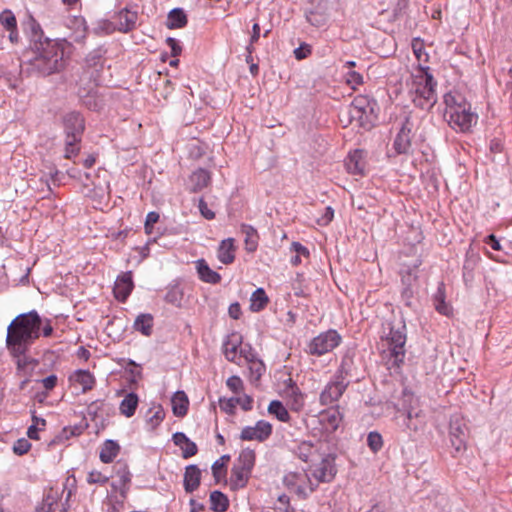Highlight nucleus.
<instances>
[{
  "label": "nucleus",
  "mask_w": 512,
  "mask_h": 512,
  "mask_svg": "<svg viewBox=\"0 0 512 512\" xmlns=\"http://www.w3.org/2000/svg\"><path fill=\"white\" fill-rule=\"evenodd\" d=\"M52 320L36 310L17 315L7 327L6 348L13 358L24 356L40 337L53 335Z\"/></svg>",
  "instance_id": "f257e3e1"
},
{
  "label": "nucleus",
  "mask_w": 512,
  "mask_h": 512,
  "mask_svg": "<svg viewBox=\"0 0 512 512\" xmlns=\"http://www.w3.org/2000/svg\"><path fill=\"white\" fill-rule=\"evenodd\" d=\"M65 41L46 40L37 47L32 65L43 75H50L60 71L65 66V49L69 48Z\"/></svg>",
  "instance_id": "f03ea898"
},
{
  "label": "nucleus",
  "mask_w": 512,
  "mask_h": 512,
  "mask_svg": "<svg viewBox=\"0 0 512 512\" xmlns=\"http://www.w3.org/2000/svg\"><path fill=\"white\" fill-rule=\"evenodd\" d=\"M436 87L437 81L430 72V68L419 65L418 74L413 76L414 106L421 110L432 109L437 102Z\"/></svg>",
  "instance_id": "7ed1b4c3"
},
{
  "label": "nucleus",
  "mask_w": 512,
  "mask_h": 512,
  "mask_svg": "<svg viewBox=\"0 0 512 512\" xmlns=\"http://www.w3.org/2000/svg\"><path fill=\"white\" fill-rule=\"evenodd\" d=\"M380 107L373 97L356 96L347 108L348 124L356 122L365 131L373 129L378 122Z\"/></svg>",
  "instance_id": "20e7f679"
},
{
  "label": "nucleus",
  "mask_w": 512,
  "mask_h": 512,
  "mask_svg": "<svg viewBox=\"0 0 512 512\" xmlns=\"http://www.w3.org/2000/svg\"><path fill=\"white\" fill-rule=\"evenodd\" d=\"M383 333L382 340H386L390 352V359L393 366L400 367L404 363L406 354L405 344L407 341V327L403 319L398 322L387 320L382 325Z\"/></svg>",
  "instance_id": "39448f33"
},
{
  "label": "nucleus",
  "mask_w": 512,
  "mask_h": 512,
  "mask_svg": "<svg viewBox=\"0 0 512 512\" xmlns=\"http://www.w3.org/2000/svg\"><path fill=\"white\" fill-rule=\"evenodd\" d=\"M421 263V260H416L412 265H403L399 272L401 276L400 297L403 304L408 308L414 307L413 300L419 288L417 269Z\"/></svg>",
  "instance_id": "423d86ee"
},
{
  "label": "nucleus",
  "mask_w": 512,
  "mask_h": 512,
  "mask_svg": "<svg viewBox=\"0 0 512 512\" xmlns=\"http://www.w3.org/2000/svg\"><path fill=\"white\" fill-rule=\"evenodd\" d=\"M469 429L460 415H453L449 422V439L453 451L452 457L457 458L467 450Z\"/></svg>",
  "instance_id": "0eeeda50"
},
{
  "label": "nucleus",
  "mask_w": 512,
  "mask_h": 512,
  "mask_svg": "<svg viewBox=\"0 0 512 512\" xmlns=\"http://www.w3.org/2000/svg\"><path fill=\"white\" fill-rule=\"evenodd\" d=\"M87 182L83 186L86 190V196L96 200L99 204L107 201L110 198V182L105 170L95 173L94 178L91 179V174H86Z\"/></svg>",
  "instance_id": "6e6552de"
},
{
  "label": "nucleus",
  "mask_w": 512,
  "mask_h": 512,
  "mask_svg": "<svg viewBox=\"0 0 512 512\" xmlns=\"http://www.w3.org/2000/svg\"><path fill=\"white\" fill-rule=\"evenodd\" d=\"M243 337L239 332H232L223 341L222 350L225 358L232 363L241 365V360L251 353V348L242 346Z\"/></svg>",
  "instance_id": "1a4fd4ad"
},
{
  "label": "nucleus",
  "mask_w": 512,
  "mask_h": 512,
  "mask_svg": "<svg viewBox=\"0 0 512 512\" xmlns=\"http://www.w3.org/2000/svg\"><path fill=\"white\" fill-rule=\"evenodd\" d=\"M412 130L413 122L406 116L393 140L392 149L394 155H409L412 152Z\"/></svg>",
  "instance_id": "9d476101"
},
{
  "label": "nucleus",
  "mask_w": 512,
  "mask_h": 512,
  "mask_svg": "<svg viewBox=\"0 0 512 512\" xmlns=\"http://www.w3.org/2000/svg\"><path fill=\"white\" fill-rule=\"evenodd\" d=\"M368 151L357 148L350 151L345 159V167L349 174L365 176L367 173Z\"/></svg>",
  "instance_id": "9b49d317"
},
{
  "label": "nucleus",
  "mask_w": 512,
  "mask_h": 512,
  "mask_svg": "<svg viewBox=\"0 0 512 512\" xmlns=\"http://www.w3.org/2000/svg\"><path fill=\"white\" fill-rule=\"evenodd\" d=\"M272 425L265 421L259 420L254 426H246L241 430L240 439L243 441L264 442L272 434Z\"/></svg>",
  "instance_id": "f8f14e48"
},
{
  "label": "nucleus",
  "mask_w": 512,
  "mask_h": 512,
  "mask_svg": "<svg viewBox=\"0 0 512 512\" xmlns=\"http://www.w3.org/2000/svg\"><path fill=\"white\" fill-rule=\"evenodd\" d=\"M477 119L476 113L472 112L471 109H466L463 113L454 112V115H450L445 120L454 131L468 133L471 131L472 126L477 123Z\"/></svg>",
  "instance_id": "ddd939ff"
},
{
  "label": "nucleus",
  "mask_w": 512,
  "mask_h": 512,
  "mask_svg": "<svg viewBox=\"0 0 512 512\" xmlns=\"http://www.w3.org/2000/svg\"><path fill=\"white\" fill-rule=\"evenodd\" d=\"M443 103L446 108L443 114L444 119L454 115V112L463 113L466 109H471V104L458 91H449L443 96Z\"/></svg>",
  "instance_id": "4468645a"
},
{
  "label": "nucleus",
  "mask_w": 512,
  "mask_h": 512,
  "mask_svg": "<svg viewBox=\"0 0 512 512\" xmlns=\"http://www.w3.org/2000/svg\"><path fill=\"white\" fill-rule=\"evenodd\" d=\"M70 386L79 387L83 394L91 391L96 385L95 376L88 370L78 369L68 377Z\"/></svg>",
  "instance_id": "2eb2a0df"
},
{
  "label": "nucleus",
  "mask_w": 512,
  "mask_h": 512,
  "mask_svg": "<svg viewBox=\"0 0 512 512\" xmlns=\"http://www.w3.org/2000/svg\"><path fill=\"white\" fill-rule=\"evenodd\" d=\"M342 418L338 405L322 409V434L335 432L342 422Z\"/></svg>",
  "instance_id": "dca6fc26"
},
{
  "label": "nucleus",
  "mask_w": 512,
  "mask_h": 512,
  "mask_svg": "<svg viewBox=\"0 0 512 512\" xmlns=\"http://www.w3.org/2000/svg\"><path fill=\"white\" fill-rule=\"evenodd\" d=\"M134 287L131 272H124L119 275L115 281L113 293L120 302H125L131 294Z\"/></svg>",
  "instance_id": "f3484780"
},
{
  "label": "nucleus",
  "mask_w": 512,
  "mask_h": 512,
  "mask_svg": "<svg viewBox=\"0 0 512 512\" xmlns=\"http://www.w3.org/2000/svg\"><path fill=\"white\" fill-rule=\"evenodd\" d=\"M138 20V14L127 8L119 11L114 16L116 29L120 32L127 33L135 29Z\"/></svg>",
  "instance_id": "a211bd4d"
},
{
  "label": "nucleus",
  "mask_w": 512,
  "mask_h": 512,
  "mask_svg": "<svg viewBox=\"0 0 512 512\" xmlns=\"http://www.w3.org/2000/svg\"><path fill=\"white\" fill-rule=\"evenodd\" d=\"M349 382L344 383V380L337 379L336 375L334 376V380L330 381L325 389L322 390V405L326 403V401H337L344 391L346 390Z\"/></svg>",
  "instance_id": "6ab92c4d"
},
{
  "label": "nucleus",
  "mask_w": 512,
  "mask_h": 512,
  "mask_svg": "<svg viewBox=\"0 0 512 512\" xmlns=\"http://www.w3.org/2000/svg\"><path fill=\"white\" fill-rule=\"evenodd\" d=\"M432 301L435 310L444 316L451 317L453 315V308L450 303L446 302V286L444 282L438 284L437 290L432 296Z\"/></svg>",
  "instance_id": "aec40b11"
},
{
  "label": "nucleus",
  "mask_w": 512,
  "mask_h": 512,
  "mask_svg": "<svg viewBox=\"0 0 512 512\" xmlns=\"http://www.w3.org/2000/svg\"><path fill=\"white\" fill-rule=\"evenodd\" d=\"M251 473V471L234 464L231 469L230 478L227 481V484L233 491L243 489L244 487H246L251 476Z\"/></svg>",
  "instance_id": "412c9836"
},
{
  "label": "nucleus",
  "mask_w": 512,
  "mask_h": 512,
  "mask_svg": "<svg viewBox=\"0 0 512 512\" xmlns=\"http://www.w3.org/2000/svg\"><path fill=\"white\" fill-rule=\"evenodd\" d=\"M114 472L117 478V481L114 485L120 489L121 495L125 496L129 490L132 477L129 471V467L126 463L117 462L114 466Z\"/></svg>",
  "instance_id": "4be33fe9"
},
{
  "label": "nucleus",
  "mask_w": 512,
  "mask_h": 512,
  "mask_svg": "<svg viewBox=\"0 0 512 512\" xmlns=\"http://www.w3.org/2000/svg\"><path fill=\"white\" fill-rule=\"evenodd\" d=\"M66 136L81 138L84 131V120L79 113L72 112L64 118Z\"/></svg>",
  "instance_id": "5701e85b"
},
{
  "label": "nucleus",
  "mask_w": 512,
  "mask_h": 512,
  "mask_svg": "<svg viewBox=\"0 0 512 512\" xmlns=\"http://www.w3.org/2000/svg\"><path fill=\"white\" fill-rule=\"evenodd\" d=\"M236 253L235 240L233 238H227L221 241L217 249L218 260L229 265L234 262Z\"/></svg>",
  "instance_id": "b1692460"
},
{
  "label": "nucleus",
  "mask_w": 512,
  "mask_h": 512,
  "mask_svg": "<svg viewBox=\"0 0 512 512\" xmlns=\"http://www.w3.org/2000/svg\"><path fill=\"white\" fill-rule=\"evenodd\" d=\"M199 278L209 284H218L221 281V275L212 270L204 259L195 262Z\"/></svg>",
  "instance_id": "393cba45"
},
{
  "label": "nucleus",
  "mask_w": 512,
  "mask_h": 512,
  "mask_svg": "<svg viewBox=\"0 0 512 512\" xmlns=\"http://www.w3.org/2000/svg\"><path fill=\"white\" fill-rule=\"evenodd\" d=\"M201 480V471L196 465H189L185 469L184 473V489L187 493L195 491Z\"/></svg>",
  "instance_id": "a878e982"
},
{
  "label": "nucleus",
  "mask_w": 512,
  "mask_h": 512,
  "mask_svg": "<svg viewBox=\"0 0 512 512\" xmlns=\"http://www.w3.org/2000/svg\"><path fill=\"white\" fill-rule=\"evenodd\" d=\"M173 441L181 449L182 456L185 459L194 456L198 451L196 444L182 432L175 433Z\"/></svg>",
  "instance_id": "bb28decb"
},
{
  "label": "nucleus",
  "mask_w": 512,
  "mask_h": 512,
  "mask_svg": "<svg viewBox=\"0 0 512 512\" xmlns=\"http://www.w3.org/2000/svg\"><path fill=\"white\" fill-rule=\"evenodd\" d=\"M210 180L211 176L207 170L200 168L194 171L189 177L190 191L198 192L204 189L209 185Z\"/></svg>",
  "instance_id": "cd10ccee"
},
{
  "label": "nucleus",
  "mask_w": 512,
  "mask_h": 512,
  "mask_svg": "<svg viewBox=\"0 0 512 512\" xmlns=\"http://www.w3.org/2000/svg\"><path fill=\"white\" fill-rule=\"evenodd\" d=\"M241 233L244 235L245 250L249 253H253L258 248L259 234L257 230L248 224L241 225Z\"/></svg>",
  "instance_id": "c85d7f7f"
},
{
  "label": "nucleus",
  "mask_w": 512,
  "mask_h": 512,
  "mask_svg": "<svg viewBox=\"0 0 512 512\" xmlns=\"http://www.w3.org/2000/svg\"><path fill=\"white\" fill-rule=\"evenodd\" d=\"M139 405V397L134 392L127 393L119 405L120 414L130 418L132 417Z\"/></svg>",
  "instance_id": "c756f323"
},
{
  "label": "nucleus",
  "mask_w": 512,
  "mask_h": 512,
  "mask_svg": "<svg viewBox=\"0 0 512 512\" xmlns=\"http://www.w3.org/2000/svg\"><path fill=\"white\" fill-rule=\"evenodd\" d=\"M342 343V336L335 329L322 332V355L333 351Z\"/></svg>",
  "instance_id": "7c9ffc66"
},
{
  "label": "nucleus",
  "mask_w": 512,
  "mask_h": 512,
  "mask_svg": "<svg viewBox=\"0 0 512 512\" xmlns=\"http://www.w3.org/2000/svg\"><path fill=\"white\" fill-rule=\"evenodd\" d=\"M173 414L177 417H184L188 412L189 400L185 392L177 391L171 399Z\"/></svg>",
  "instance_id": "2f4dec72"
},
{
  "label": "nucleus",
  "mask_w": 512,
  "mask_h": 512,
  "mask_svg": "<svg viewBox=\"0 0 512 512\" xmlns=\"http://www.w3.org/2000/svg\"><path fill=\"white\" fill-rule=\"evenodd\" d=\"M154 318L149 313H143L137 316L133 328L144 336H150L153 331Z\"/></svg>",
  "instance_id": "473e14b6"
},
{
  "label": "nucleus",
  "mask_w": 512,
  "mask_h": 512,
  "mask_svg": "<svg viewBox=\"0 0 512 512\" xmlns=\"http://www.w3.org/2000/svg\"><path fill=\"white\" fill-rule=\"evenodd\" d=\"M230 460L228 455L221 456L212 465V474L217 484L224 482L227 484V464Z\"/></svg>",
  "instance_id": "72a5a7b5"
},
{
  "label": "nucleus",
  "mask_w": 512,
  "mask_h": 512,
  "mask_svg": "<svg viewBox=\"0 0 512 512\" xmlns=\"http://www.w3.org/2000/svg\"><path fill=\"white\" fill-rule=\"evenodd\" d=\"M335 459V454H328L322 458V483L331 482L335 478L337 474Z\"/></svg>",
  "instance_id": "f704fd0d"
},
{
  "label": "nucleus",
  "mask_w": 512,
  "mask_h": 512,
  "mask_svg": "<svg viewBox=\"0 0 512 512\" xmlns=\"http://www.w3.org/2000/svg\"><path fill=\"white\" fill-rule=\"evenodd\" d=\"M354 351L347 350L342 357V361L340 367L336 373L337 379L344 380L348 376H352V371L354 369Z\"/></svg>",
  "instance_id": "c9c22d12"
},
{
  "label": "nucleus",
  "mask_w": 512,
  "mask_h": 512,
  "mask_svg": "<svg viewBox=\"0 0 512 512\" xmlns=\"http://www.w3.org/2000/svg\"><path fill=\"white\" fill-rule=\"evenodd\" d=\"M269 303V298L263 288L256 289L250 297V310L252 312L262 311Z\"/></svg>",
  "instance_id": "e433bc0d"
},
{
  "label": "nucleus",
  "mask_w": 512,
  "mask_h": 512,
  "mask_svg": "<svg viewBox=\"0 0 512 512\" xmlns=\"http://www.w3.org/2000/svg\"><path fill=\"white\" fill-rule=\"evenodd\" d=\"M165 412L161 405L151 407L146 413V424L149 429H156L164 420Z\"/></svg>",
  "instance_id": "4c0bfd02"
},
{
  "label": "nucleus",
  "mask_w": 512,
  "mask_h": 512,
  "mask_svg": "<svg viewBox=\"0 0 512 512\" xmlns=\"http://www.w3.org/2000/svg\"><path fill=\"white\" fill-rule=\"evenodd\" d=\"M299 458L307 463H315L319 458V449L311 443L303 442L299 446Z\"/></svg>",
  "instance_id": "58836bf2"
},
{
  "label": "nucleus",
  "mask_w": 512,
  "mask_h": 512,
  "mask_svg": "<svg viewBox=\"0 0 512 512\" xmlns=\"http://www.w3.org/2000/svg\"><path fill=\"white\" fill-rule=\"evenodd\" d=\"M187 24V16L182 9H173L169 12L166 26L169 29L183 28Z\"/></svg>",
  "instance_id": "ea45409f"
},
{
  "label": "nucleus",
  "mask_w": 512,
  "mask_h": 512,
  "mask_svg": "<svg viewBox=\"0 0 512 512\" xmlns=\"http://www.w3.org/2000/svg\"><path fill=\"white\" fill-rule=\"evenodd\" d=\"M210 505L214 512H225L229 508L228 497L220 491H213L210 494Z\"/></svg>",
  "instance_id": "a19ab883"
},
{
  "label": "nucleus",
  "mask_w": 512,
  "mask_h": 512,
  "mask_svg": "<svg viewBox=\"0 0 512 512\" xmlns=\"http://www.w3.org/2000/svg\"><path fill=\"white\" fill-rule=\"evenodd\" d=\"M119 451L120 447L116 442L107 440L100 451V460L103 463H111L117 457Z\"/></svg>",
  "instance_id": "79ce46f5"
},
{
  "label": "nucleus",
  "mask_w": 512,
  "mask_h": 512,
  "mask_svg": "<svg viewBox=\"0 0 512 512\" xmlns=\"http://www.w3.org/2000/svg\"><path fill=\"white\" fill-rule=\"evenodd\" d=\"M255 461H256L255 451L247 448V449H243L240 452V454L234 464L252 472V470L255 466Z\"/></svg>",
  "instance_id": "37998d69"
},
{
  "label": "nucleus",
  "mask_w": 512,
  "mask_h": 512,
  "mask_svg": "<svg viewBox=\"0 0 512 512\" xmlns=\"http://www.w3.org/2000/svg\"><path fill=\"white\" fill-rule=\"evenodd\" d=\"M46 420L44 418L38 417L35 414V411L32 412V424L29 426L27 430V436L32 440H39V431H42L46 427Z\"/></svg>",
  "instance_id": "c03bdc74"
},
{
  "label": "nucleus",
  "mask_w": 512,
  "mask_h": 512,
  "mask_svg": "<svg viewBox=\"0 0 512 512\" xmlns=\"http://www.w3.org/2000/svg\"><path fill=\"white\" fill-rule=\"evenodd\" d=\"M244 360L249 365L251 375L254 377L255 380H258L265 371V366L262 363V361L256 359V356L253 352L248 353Z\"/></svg>",
  "instance_id": "a18cd8bd"
},
{
  "label": "nucleus",
  "mask_w": 512,
  "mask_h": 512,
  "mask_svg": "<svg viewBox=\"0 0 512 512\" xmlns=\"http://www.w3.org/2000/svg\"><path fill=\"white\" fill-rule=\"evenodd\" d=\"M261 512H294L290 506V499L285 494L278 496L273 507H266Z\"/></svg>",
  "instance_id": "49530a36"
},
{
  "label": "nucleus",
  "mask_w": 512,
  "mask_h": 512,
  "mask_svg": "<svg viewBox=\"0 0 512 512\" xmlns=\"http://www.w3.org/2000/svg\"><path fill=\"white\" fill-rule=\"evenodd\" d=\"M268 412L272 415H275V417L282 422H288L290 419V415L287 409L278 400L270 402L268 406Z\"/></svg>",
  "instance_id": "de8ad7c7"
},
{
  "label": "nucleus",
  "mask_w": 512,
  "mask_h": 512,
  "mask_svg": "<svg viewBox=\"0 0 512 512\" xmlns=\"http://www.w3.org/2000/svg\"><path fill=\"white\" fill-rule=\"evenodd\" d=\"M476 260L474 258H466L462 268V277L465 285H469L474 280V270L476 267Z\"/></svg>",
  "instance_id": "09e8293b"
},
{
  "label": "nucleus",
  "mask_w": 512,
  "mask_h": 512,
  "mask_svg": "<svg viewBox=\"0 0 512 512\" xmlns=\"http://www.w3.org/2000/svg\"><path fill=\"white\" fill-rule=\"evenodd\" d=\"M81 138H76L75 136H66L65 141V158L71 159L75 157L80 151V143Z\"/></svg>",
  "instance_id": "8fccbe9b"
},
{
  "label": "nucleus",
  "mask_w": 512,
  "mask_h": 512,
  "mask_svg": "<svg viewBox=\"0 0 512 512\" xmlns=\"http://www.w3.org/2000/svg\"><path fill=\"white\" fill-rule=\"evenodd\" d=\"M367 446L373 453H378L383 448V437L377 431H371L367 435Z\"/></svg>",
  "instance_id": "3c124183"
},
{
  "label": "nucleus",
  "mask_w": 512,
  "mask_h": 512,
  "mask_svg": "<svg viewBox=\"0 0 512 512\" xmlns=\"http://www.w3.org/2000/svg\"><path fill=\"white\" fill-rule=\"evenodd\" d=\"M291 249L295 252V256L291 257V264L297 266L301 263V257L308 258L309 251L306 247L298 242H293Z\"/></svg>",
  "instance_id": "603ef678"
},
{
  "label": "nucleus",
  "mask_w": 512,
  "mask_h": 512,
  "mask_svg": "<svg viewBox=\"0 0 512 512\" xmlns=\"http://www.w3.org/2000/svg\"><path fill=\"white\" fill-rule=\"evenodd\" d=\"M0 23L2 24V26L7 30V29H16L17 28V20H16V17L15 15L13 14V12L11 10H4L1 14H0Z\"/></svg>",
  "instance_id": "864d4df0"
},
{
  "label": "nucleus",
  "mask_w": 512,
  "mask_h": 512,
  "mask_svg": "<svg viewBox=\"0 0 512 512\" xmlns=\"http://www.w3.org/2000/svg\"><path fill=\"white\" fill-rule=\"evenodd\" d=\"M227 388L234 394H241L244 392V383L239 376H231L226 381Z\"/></svg>",
  "instance_id": "5fc2aeb1"
},
{
  "label": "nucleus",
  "mask_w": 512,
  "mask_h": 512,
  "mask_svg": "<svg viewBox=\"0 0 512 512\" xmlns=\"http://www.w3.org/2000/svg\"><path fill=\"white\" fill-rule=\"evenodd\" d=\"M30 449L31 443L25 438L18 439L13 445V452L19 456L27 454Z\"/></svg>",
  "instance_id": "6e6d98bb"
},
{
  "label": "nucleus",
  "mask_w": 512,
  "mask_h": 512,
  "mask_svg": "<svg viewBox=\"0 0 512 512\" xmlns=\"http://www.w3.org/2000/svg\"><path fill=\"white\" fill-rule=\"evenodd\" d=\"M220 409L228 415H234L236 410V403L234 397L231 398H220L219 399Z\"/></svg>",
  "instance_id": "4d7b16f0"
},
{
  "label": "nucleus",
  "mask_w": 512,
  "mask_h": 512,
  "mask_svg": "<svg viewBox=\"0 0 512 512\" xmlns=\"http://www.w3.org/2000/svg\"><path fill=\"white\" fill-rule=\"evenodd\" d=\"M234 397L236 405H239L244 411H250L253 408V398L244 392Z\"/></svg>",
  "instance_id": "13d9d810"
},
{
  "label": "nucleus",
  "mask_w": 512,
  "mask_h": 512,
  "mask_svg": "<svg viewBox=\"0 0 512 512\" xmlns=\"http://www.w3.org/2000/svg\"><path fill=\"white\" fill-rule=\"evenodd\" d=\"M159 214L155 211L149 212L146 216L144 229L146 234L150 235L153 231V226L159 221Z\"/></svg>",
  "instance_id": "bf43d9fd"
},
{
  "label": "nucleus",
  "mask_w": 512,
  "mask_h": 512,
  "mask_svg": "<svg viewBox=\"0 0 512 512\" xmlns=\"http://www.w3.org/2000/svg\"><path fill=\"white\" fill-rule=\"evenodd\" d=\"M87 482L90 484H105L108 482V477L103 475L100 471H91L88 474Z\"/></svg>",
  "instance_id": "052dcab7"
},
{
  "label": "nucleus",
  "mask_w": 512,
  "mask_h": 512,
  "mask_svg": "<svg viewBox=\"0 0 512 512\" xmlns=\"http://www.w3.org/2000/svg\"><path fill=\"white\" fill-rule=\"evenodd\" d=\"M504 139L499 137H494L490 140L489 150L493 154H499L504 151Z\"/></svg>",
  "instance_id": "680f3d73"
},
{
  "label": "nucleus",
  "mask_w": 512,
  "mask_h": 512,
  "mask_svg": "<svg viewBox=\"0 0 512 512\" xmlns=\"http://www.w3.org/2000/svg\"><path fill=\"white\" fill-rule=\"evenodd\" d=\"M311 51V46L304 43L294 50V55L297 60H303L311 54Z\"/></svg>",
  "instance_id": "e2e57ef3"
},
{
  "label": "nucleus",
  "mask_w": 512,
  "mask_h": 512,
  "mask_svg": "<svg viewBox=\"0 0 512 512\" xmlns=\"http://www.w3.org/2000/svg\"><path fill=\"white\" fill-rule=\"evenodd\" d=\"M346 82L355 88L356 85H361L363 83V76L356 71H349L347 73Z\"/></svg>",
  "instance_id": "0e129e2a"
},
{
  "label": "nucleus",
  "mask_w": 512,
  "mask_h": 512,
  "mask_svg": "<svg viewBox=\"0 0 512 512\" xmlns=\"http://www.w3.org/2000/svg\"><path fill=\"white\" fill-rule=\"evenodd\" d=\"M166 44L170 47L171 55L174 58L178 57L181 54L182 47L180 46L179 42L175 38L168 37L166 39Z\"/></svg>",
  "instance_id": "69168bd1"
},
{
  "label": "nucleus",
  "mask_w": 512,
  "mask_h": 512,
  "mask_svg": "<svg viewBox=\"0 0 512 512\" xmlns=\"http://www.w3.org/2000/svg\"><path fill=\"white\" fill-rule=\"evenodd\" d=\"M484 243L488 245L491 249L494 251H501L502 246L500 244V241L497 239V237L494 234H489L485 237Z\"/></svg>",
  "instance_id": "338daca9"
},
{
  "label": "nucleus",
  "mask_w": 512,
  "mask_h": 512,
  "mask_svg": "<svg viewBox=\"0 0 512 512\" xmlns=\"http://www.w3.org/2000/svg\"><path fill=\"white\" fill-rule=\"evenodd\" d=\"M58 382V378L56 375L52 374L48 377L41 380L42 386L45 388L46 391L53 390Z\"/></svg>",
  "instance_id": "774afa93"
}]
</instances>
